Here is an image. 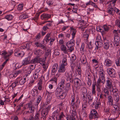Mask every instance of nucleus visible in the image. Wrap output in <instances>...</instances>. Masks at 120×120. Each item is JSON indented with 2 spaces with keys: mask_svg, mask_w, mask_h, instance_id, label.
<instances>
[{
  "mask_svg": "<svg viewBox=\"0 0 120 120\" xmlns=\"http://www.w3.org/2000/svg\"><path fill=\"white\" fill-rule=\"evenodd\" d=\"M13 18V15L11 14L8 15H6L5 18L8 20H11Z\"/></svg>",
  "mask_w": 120,
  "mask_h": 120,
  "instance_id": "38",
  "label": "nucleus"
},
{
  "mask_svg": "<svg viewBox=\"0 0 120 120\" xmlns=\"http://www.w3.org/2000/svg\"><path fill=\"white\" fill-rule=\"evenodd\" d=\"M101 78L100 77H99L97 81V83L98 84V86H99V84L101 83H104V82H105V81H104L103 80H102V79H101Z\"/></svg>",
  "mask_w": 120,
  "mask_h": 120,
  "instance_id": "48",
  "label": "nucleus"
},
{
  "mask_svg": "<svg viewBox=\"0 0 120 120\" xmlns=\"http://www.w3.org/2000/svg\"><path fill=\"white\" fill-rule=\"evenodd\" d=\"M67 56L66 55H65L64 56L63 58V60L61 65L65 66L67 65Z\"/></svg>",
  "mask_w": 120,
  "mask_h": 120,
  "instance_id": "20",
  "label": "nucleus"
},
{
  "mask_svg": "<svg viewBox=\"0 0 120 120\" xmlns=\"http://www.w3.org/2000/svg\"><path fill=\"white\" fill-rule=\"evenodd\" d=\"M41 114L42 116L43 117V120H45L46 119L47 117V115L48 114H46V113H45V112H44L43 111L42 112Z\"/></svg>",
  "mask_w": 120,
  "mask_h": 120,
  "instance_id": "51",
  "label": "nucleus"
},
{
  "mask_svg": "<svg viewBox=\"0 0 120 120\" xmlns=\"http://www.w3.org/2000/svg\"><path fill=\"white\" fill-rule=\"evenodd\" d=\"M51 51L50 50L48 49L47 51L45 54L44 58H43V61L44 62L46 60V58L49 56H51Z\"/></svg>",
  "mask_w": 120,
  "mask_h": 120,
  "instance_id": "17",
  "label": "nucleus"
},
{
  "mask_svg": "<svg viewBox=\"0 0 120 120\" xmlns=\"http://www.w3.org/2000/svg\"><path fill=\"white\" fill-rule=\"evenodd\" d=\"M30 44L29 43H26L24 44V46L25 47V49H29L30 47Z\"/></svg>",
  "mask_w": 120,
  "mask_h": 120,
  "instance_id": "62",
  "label": "nucleus"
},
{
  "mask_svg": "<svg viewBox=\"0 0 120 120\" xmlns=\"http://www.w3.org/2000/svg\"><path fill=\"white\" fill-rule=\"evenodd\" d=\"M108 96V102L109 105H112L113 103V100L112 96L109 95Z\"/></svg>",
  "mask_w": 120,
  "mask_h": 120,
  "instance_id": "21",
  "label": "nucleus"
},
{
  "mask_svg": "<svg viewBox=\"0 0 120 120\" xmlns=\"http://www.w3.org/2000/svg\"><path fill=\"white\" fill-rule=\"evenodd\" d=\"M81 63L83 65H85L87 62L86 56H83L81 59Z\"/></svg>",
  "mask_w": 120,
  "mask_h": 120,
  "instance_id": "31",
  "label": "nucleus"
},
{
  "mask_svg": "<svg viewBox=\"0 0 120 120\" xmlns=\"http://www.w3.org/2000/svg\"><path fill=\"white\" fill-rule=\"evenodd\" d=\"M50 36V33L47 34L45 37L44 39V41H45L46 42H49L51 39Z\"/></svg>",
  "mask_w": 120,
  "mask_h": 120,
  "instance_id": "34",
  "label": "nucleus"
},
{
  "mask_svg": "<svg viewBox=\"0 0 120 120\" xmlns=\"http://www.w3.org/2000/svg\"><path fill=\"white\" fill-rule=\"evenodd\" d=\"M60 111L57 110L55 111L52 113V116L55 117L56 119L57 118V116L59 115Z\"/></svg>",
  "mask_w": 120,
  "mask_h": 120,
  "instance_id": "35",
  "label": "nucleus"
},
{
  "mask_svg": "<svg viewBox=\"0 0 120 120\" xmlns=\"http://www.w3.org/2000/svg\"><path fill=\"white\" fill-rule=\"evenodd\" d=\"M104 48L106 50L108 49L109 47V43L106 40H105L104 43L103 45Z\"/></svg>",
  "mask_w": 120,
  "mask_h": 120,
  "instance_id": "26",
  "label": "nucleus"
},
{
  "mask_svg": "<svg viewBox=\"0 0 120 120\" xmlns=\"http://www.w3.org/2000/svg\"><path fill=\"white\" fill-rule=\"evenodd\" d=\"M66 68L65 66L61 65H59L58 70L59 72L61 73H64L66 71Z\"/></svg>",
  "mask_w": 120,
  "mask_h": 120,
  "instance_id": "16",
  "label": "nucleus"
},
{
  "mask_svg": "<svg viewBox=\"0 0 120 120\" xmlns=\"http://www.w3.org/2000/svg\"><path fill=\"white\" fill-rule=\"evenodd\" d=\"M90 33V30H85L83 34V37L85 38V40H87Z\"/></svg>",
  "mask_w": 120,
  "mask_h": 120,
  "instance_id": "29",
  "label": "nucleus"
},
{
  "mask_svg": "<svg viewBox=\"0 0 120 120\" xmlns=\"http://www.w3.org/2000/svg\"><path fill=\"white\" fill-rule=\"evenodd\" d=\"M81 92L82 94H86L87 93V89L85 87H83L82 88Z\"/></svg>",
  "mask_w": 120,
  "mask_h": 120,
  "instance_id": "56",
  "label": "nucleus"
},
{
  "mask_svg": "<svg viewBox=\"0 0 120 120\" xmlns=\"http://www.w3.org/2000/svg\"><path fill=\"white\" fill-rule=\"evenodd\" d=\"M49 92L47 90H46V95L47 96V98L51 97L50 96L51 94L53 93V92Z\"/></svg>",
  "mask_w": 120,
  "mask_h": 120,
  "instance_id": "52",
  "label": "nucleus"
},
{
  "mask_svg": "<svg viewBox=\"0 0 120 120\" xmlns=\"http://www.w3.org/2000/svg\"><path fill=\"white\" fill-rule=\"evenodd\" d=\"M41 17L42 20L48 19L51 18V15L49 14H43L41 15Z\"/></svg>",
  "mask_w": 120,
  "mask_h": 120,
  "instance_id": "19",
  "label": "nucleus"
},
{
  "mask_svg": "<svg viewBox=\"0 0 120 120\" xmlns=\"http://www.w3.org/2000/svg\"><path fill=\"white\" fill-rule=\"evenodd\" d=\"M23 7V4H19L18 6L17 9L19 10H21L22 9Z\"/></svg>",
  "mask_w": 120,
  "mask_h": 120,
  "instance_id": "59",
  "label": "nucleus"
},
{
  "mask_svg": "<svg viewBox=\"0 0 120 120\" xmlns=\"http://www.w3.org/2000/svg\"><path fill=\"white\" fill-rule=\"evenodd\" d=\"M98 117V113H91L89 115V118L90 119L97 118Z\"/></svg>",
  "mask_w": 120,
  "mask_h": 120,
  "instance_id": "28",
  "label": "nucleus"
},
{
  "mask_svg": "<svg viewBox=\"0 0 120 120\" xmlns=\"http://www.w3.org/2000/svg\"><path fill=\"white\" fill-rule=\"evenodd\" d=\"M35 45H36L37 47H41V49H43L45 50H46V47L43 45V44L41 43L37 42L35 43Z\"/></svg>",
  "mask_w": 120,
  "mask_h": 120,
  "instance_id": "24",
  "label": "nucleus"
},
{
  "mask_svg": "<svg viewBox=\"0 0 120 120\" xmlns=\"http://www.w3.org/2000/svg\"><path fill=\"white\" fill-rule=\"evenodd\" d=\"M62 91L61 88H59V87H57L55 91V95L57 96H58Z\"/></svg>",
  "mask_w": 120,
  "mask_h": 120,
  "instance_id": "25",
  "label": "nucleus"
},
{
  "mask_svg": "<svg viewBox=\"0 0 120 120\" xmlns=\"http://www.w3.org/2000/svg\"><path fill=\"white\" fill-rule=\"evenodd\" d=\"M65 75L66 77V81L67 82L72 83L73 82V79L72 74H70L68 72H66L65 73Z\"/></svg>",
  "mask_w": 120,
  "mask_h": 120,
  "instance_id": "4",
  "label": "nucleus"
},
{
  "mask_svg": "<svg viewBox=\"0 0 120 120\" xmlns=\"http://www.w3.org/2000/svg\"><path fill=\"white\" fill-rule=\"evenodd\" d=\"M43 58H39V57L37 56L34 58V59H32L30 61V62L32 64L36 63H40L41 62H44L43 61Z\"/></svg>",
  "mask_w": 120,
  "mask_h": 120,
  "instance_id": "6",
  "label": "nucleus"
},
{
  "mask_svg": "<svg viewBox=\"0 0 120 120\" xmlns=\"http://www.w3.org/2000/svg\"><path fill=\"white\" fill-rule=\"evenodd\" d=\"M107 71L109 76L111 78H115L116 76V73L115 70L112 68H108Z\"/></svg>",
  "mask_w": 120,
  "mask_h": 120,
  "instance_id": "1",
  "label": "nucleus"
},
{
  "mask_svg": "<svg viewBox=\"0 0 120 120\" xmlns=\"http://www.w3.org/2000/svg\"><path fill=\"white\" fill-rule=\"evenodd\" d=\"M40 112L39 111H37L35 115V118L39 119L40 118Z\"/></svg>",
  "mask_w": 120,
  "mask_h": 120,
  "instance_id": "55",
  "label": "nucleus"
},
{
  "mask_svg": "<svg viewBox=\"0 0 120 120\" xmlns=\"http://www.w3.org/2000/svg\"><path fill=\"white\" fill-rule=\"evenodd\" d=\"M24 110H30V113H33L34 112L35 108L32 104L28 103L25 105L23 107Z\"/></svg>",
  "mask_w": 120,
  "mask_h": 120,
  "instance_id": "2",
  "label": "nucleus"
},
{
  "mask_svg": "<svg viewBox=\"0 0 120 120\" xmlns=\"http://www.w3.org/2000/svg\"><path fill=\"white\" fill-rule=\"evenodd\" d=\"M95 44L96 47L95 48V50H97L99 48L101 47L103 45V42H95Z\"/></svg>",
  "mask_w": 120,
  "mask_h": 120,
  "instance_id": "22",
  "label": "nucleus"
},
{
  "mask_svg": "<svg viewBox=\"0 0 120 120\" xmlns=\"http://www.w3.org/2000/svg\"><path fill=\"white\" fill-rule=\"evenodd\" d=\"M85 43L87 45L88 48L90 49H92L93 48L92 42L91 41L89 42L88 40H87L85 41Z\"/></svg>",
  "mask_w": 120,
  "mask_h": 120,
  "instance_id": "33",
  "label": "nucleus"
},
{
  "mask_svg": "<svg viewBox=\"0 0 120 120\" xmlns=\"http://www.w3.org/2000/svg\"><path fill=\"white\" fill-rule=\"evenodd\" d=\"M87 98L88 99V103L89 104H90L93 101V98L90 95H88Z\"/></svg>",
  "mask_w": 120,
  "mask_h": 120,
  "instance_id": "37",
  "label": "nucleus"
},
{
  "mask_svg": "<svg viewBox=\"0 0 120 120\" xmlns=\"http://www.w3.org/2000/svg\"><path fill=\"white\" fill-rule=\"evenodd\" d=\"M86 94H82L81 95L82 100L84 101H87V98L86 97Z\"/></svg>",
  "mask_w": 120,
  "mask_h": 120,
  "instance_id": "46",
  "label": "nucleus"
},
{
  "mask_svg": "<svg viewBox=\"0 0 120 120\" xmlns=\"http://www.w3.org/2000/svg\"><path fill=\"white\" fill-rule=\"evenodd\" d=\"M80 102V100L79 98H78L75 102V101H71V106L72 107L73 109H75V106L76 109H78L79 107Z\"/></svg>",
  "mask_w": 120,
  "mask_h": 120,
  "instance_id": "5",
  "label": "nucleus"
},
{
  "mask_svg": "<svg viewBox=\"0 0 120 120\" xmlns=\"http://www.w3.org/2000/svg\"><path fill=\"white\" fill-rule=\"evenodd\" d=\"M76 59V57L74 54L72 55L71 57V60L72 62L74 61Z\"/></svg>",
  "mask_w": 120,
  "mask_h": 120,
  "instance_id": "61",
  "label": "nucleus"
},
{
  "mask_svg": "<svg viewBox=\"0 0 120 120\" xmlns=\"http://www.w3.org/2000/svg\"><path fill=\"white\" fill-rule=\"evenodd\" d=\"M104 71L102 70L99 71V75L102 80L105 81V74H104Z\"/></svg>",
  "mask_w": 120,
  "mask_h": 120,
  "instance_id": "32",
  "label": "nucleus"
},
{
  "mask_svg": "<svg viewBox=\"0 0 120 120\" xmlns=\"http://www.w3.org/2000/svg\"><path fill=\"white\" fill-rule=\"evenodd\" d=\"M96 85L93 84L92 85V93L93 94H96Z\"/></svg>",
  "mask_w": 120,
  "mask_h": 120,
  "instance_id": "41",
  "label": "nucleus"
},
{
  "mask_svg": "<svg viewBox=\"0 0 120 120\" xmlns=\"http://www.w3.org/2000/svg\"><path fill=\"white\" fill-rule=\"evenodd\" d=\"M31 93L32 96L33 97L36 96L38 95L39 92L37 90V86H35L34 87L32 90Z\"/></svg>",
  "mask_w": 120,
  "mask_h": 120,
  "instance_id": "11",
  "label": "nucleus"
},
{
  "mask_svg": "<svg viewBox=\"0 0 120 120\" xmlns=\"http://www.w3.org/2000/svg\"><path fill=\"white\" fill-rule=\"evenodd\" d=\"M87 79V84L88 86H91L92 84V81L90 79L89 77H88Z\"/></svg>",
  "mask_w": 120,
  "mask_h": 120,
  "instance_id": "58",
  "label": "nucleus"
},
{
  "mask_svg": "<svg viewBox=\"0 0 120 120\" xmlns=\"http://www.w3.org/2000/svg\"><path fill=\"white\" fill-rule=\"evenodd\" d=\"M112 109H114V110L113 109L112 110V112H118L120 111H119V108L118 105H112Z\"/></svg>",
  "mask_w": 120,
  "mask_h": 120,
  "instance_id": "27",
  "label": "nucleus"
},
{
  "mask_svg": "<svg viewBox=\"0 0 120 120\" xmlns=\"http://www.w3.org/2000/svg\"><path fill=\"white\" fill-rule=\"evenodd\" d=\"M113 97L114 100L116 103L118 102L120 99V97L119 94L113 96Z\"/></svg>",
  "mask_w": 120,
  "mask_h": 120,
  "instance_id": "43",
  "label": "nucleus"
},
{
  "mask_svg": "<svg viewBox=\"0 0 120 120\" xmlns=\"http://www.w3.org/2000/svg\"><path fill=\"white\" fill-rule=\"evenodd\" d=\"M24 103L23 102H22L20 103L17 106V107L18 108L17 109V110H19L21 109V107L23 106V104Z\"/></svg>",
  "mask_w": 120,
  "mask_h": 120,
  "instance_id": "57",
  "label": "nucleus"
},
{
  "mask_svg": "<svg viewBox=\"0 0 120 120\" xmlns=\"http://www.w3.org/2000/svg\"><path fill=\"white\" fill-rule=\"evenodd\" d=\"M81 81L78 78H75L74 79V82L76 88L79 87L80 85Z\"/></svg>",
  "mask_w": 120,
  "mask_h": 120,
  "instance_id": "12",
  "label": "nucleus"
},
{
  "mask_svg": "<svg viewBox=\"0 0 120 120\" xmlns=\"http://www.w3.org/2000/svg\"><path fill=\"white\" fill-rule=\"evenodd\" d=\"M51 107V106L50 105H49L46 108L44 109L43 110V111L46 114H48L49 112L50 109Z\"/></svg>",
  "mask_w": 120,
  "mask_h": 120,
  "instance_id": "39",
  "label": "nucleus"
},
{
  "mask_svg": "<svg viewBox=\"0 0 120 120\" xmlns=\"http://www.w3.org/2000/svg\"><path fill=\"white\" fill-rule=\"evenodd\" d=\"M42 70L41 68H38L36 69L35 71V73L38 74L41 73Z\"/></svg>",
  "mask_w": 120,
  "mask_h": 120,
  "instance_id": "50",
  "label": "nucleus"
},
{
  "mask_svg": "<svg viewBox=\"0 0 120 120\" xmlns=\"http://www.w3.org/2000/svg\"><path fill=\"white\" fill-rule=\"evenodd\" d=\"M60 49L64 53L66 54L68 53V51L66 49V47L65 45H61L60 46Z\"/></svg>",
  "mask_w": 120,
  "mask_h": 120,
  "instance_id": "30",
  "label": "nucleus"
},
{
  "mask_svg": "<svg viewBox=\"0 0 120 120\" xmlns=\"http://www.w3.org/2000/svg\"><path fill=\"white\" fill-rule=\"evenodd\" d=\"M113 93V96L119 94L118 90L116 88L113 89L112 90Z\"/></svg>",
  "mask_w": 120,
  "mask_h": 120,
  "instance_id": "40",
  "label": "nucleus"
},
{
  "mask_svg": "<svg viewBox=\"0 0 120 120\" xmlns=\"http://www.w3.org/2000/svg\"><path fill=\"white\" fill-rule=\"evenodd\" d=\"M57 78L55 76H54L49 81H53L55 83H57Z\"/></svg>",
  "mask_w": 120,
  "mask_h": 120,
  "instance_id": "47",
  "label": "nucleus"
},
{
  "mask_svg": "<svg viewBox=\"0 0 120 120\" xmlns=\"http://www.w3.org/2000/svg\"><path fill=\"white\" fill-rule=\"evenodd\" d=\"M116 63L117 66H120V60L119 58L116 60Z\"/></svg>",
  "mask_w": 120,
  "mask_h": 120,
  "instance_id": "64",
  "label": "nucleus"
},
{
  "mask_svg": "<svg viewBox=\"0 0 120 120\" xmlns=\"http://www.w3.org/2000/svg\"><path fill=\"white\" fill-rule=\"evenodd\" d=\"M101 102H98L96 103L95 106V108L96 109H98L100 108L101 105Z\"/></svg>",
  "mask_w": 120,
  "mask_h": 120,
  "instance_id": "53",
  "label": "nucleus"
},
{
  "mask_svg": "<svg viewBox=\"0 0 120 120\" xmlns=\"http://www.w3.org/2000/svg\"><path fill=\"white\" fill-rule=\"evenodd\" d=\"M111 26L110 25H104L103 27L104 30H108L110 29Z\"/></svg>",
  "mask_w": 120,
  "mask_h": 120,
  "instance_id": "49",
  "label": "nucleus"
},
{
  "mask_svg": "<svg viewBox=\"0 0 120 120\" xmlns=\"http://www.w3.org/2000/svg\"><path fill=\"white\" fill-rule=\"evenodd\" d=\"M107 12L110 14L113 15L114 13V9L112 8H108L107 9Z\"/></svg>",
  "mask_w": 120,
  "mask_h": 120,
  "instance_id": "36",
  "label": "nucleus"
},
{
  "mask_svg": "<svg viewBox=\"0 0 120 120\" xmlns=\"http://www.w3.org/2000/svg\"><path fill=\"white\" fill-rule=\"evenodd\" d=\"M116 24L118 26L120 27V20L117 19L116 21Z\"/></svg>",
  "mask_w": 120,
  "mask_h": 120,
  "instance_id": "63",
  "label": "nucleus"
},
{
  "mask_svg": "<svg viewBox=\"0 0 120 120\" xmlns=\"http://www.w3.org/2000/svg\"><path fill=\"white\" fill-rule=\"evenodd\" d=\"M31 59V58L29 56H28L26 58H25L24 60L22 62V65L25 66L30 64V60Z\"/></svg>",
  "mask_w": 120,
  "mask_h": 120,
  "instance_id": "9",
  "label": "nucleus"
},
{
  "mask_svg": "<svg viewBox=\"0 0 120 120\" xmlns=\"http://www.w3.org/2000/svg\"><path fill=\"white\" fill-rule=\"evenodd\" d=\"M14 54L15 56L22 58L24 56L25 53L24 52L21 51L20 52H15Z\"/></svg>",
  "mask_w": 120,
  "mask_h": 120,
  "instance_id": "14",
  "label": "nucleus"
},
{
  "mask_svg": "<svg viewBox=\"0 0 120 120\" xmlns=\"http://www.w3.org/2000/svg\"><path fill=\"white\" fill-rule=\"evenodd\" d=\"M73 110L71 111L72 112L71 113V115L69 117V120H75V116L76 115L77 112L76 110L75 109H73Z\"/></svg>",
  "mask_w": 120,
  "mask_h": 120,
  "instance_id": "8",
  "label": "nucleus"
},
{
  "mask_svg": "<svg viewBox=\"0 0 120 120\" xmlns=\"http://www.w3.org/2000/svg\"><path fill=\"white\" fill-rule=\"evenodd\" d=\"M67 94V91L65 90L64 92L63 91L58 96L61 99H63L65 98Z\"/></svg>",
  "mask_w": 120,
  "mask_h": 120,
  "instance_id": "18",
  "label": "nucleus"
},
{
  "mask_svg": "<svg viewBox=\"0 0 120 120\" xmlns=\"http://www.w3.org/2000/svg\"><path fill=\"white\" fill-rule=\"evenodd\" d=\"M41 99L42 97L40 95L38 96V98L37 99V101L35 104V105L37 106L40 102Z\"/></svg>",
  "mask_w": 120,
  "mask_h": 120,
  "instance_id": "45",
  "label": "nucleus"
},
{
  "mask_svg": "<svg viewBox=\"0 0 120 120\" xmlns=\"http://www.w3.org/2000/svg\"><path fill=\"white\" fill-rule=\"evenodd\" d=\"M112 82V81L111 79H108L106 81V87L108 88L109 90H111L113 88Z\"/></svg>",
  "mask_w": 120,
  "mask_h": 120,
  "instance_id": "13",
  "label": "nucleus"
},
{
  "mask_svg": "<svg viewBox=\"0 0 120 120\" xmlns=\"http://www.w3.org/2000/svg\"><path fill=\"white\" fill-rule=\"evenodd\" d=\"M28 16L26 14H24L21 15L19 17V19L20 20L23 19H25L28 18Z\"/></svg>",
  "mask_w": 120,
  "mask_h": 120,
  "instance_id": "42",
  "label": "nucleus"
},
{
  "mask_svg": "<svg viewBox=\"0 0 120 120\" xmlns=\"http://www.w3.org/2000/svg\"><path fill=\"white\" fill-rule=\"evenodd\" d=\"M58 68V65L57 64H55L53 65L51 71V75H55L57 72Z\"/></svg>",
  "mask_w": 120,
  "mask_h": 120,
  "instance_id": "7",
  "label": "nucleus"
},
{
  "mask_svg": "<svg viewBox=\"0 0 120 120\" xmlns=\"http://www.w3.org/2000/svg\"><path fill=\"white\" fill-rule=\"evenodd\" d=\"M70 82H68L67 83L65 84V89H66V91H68L69 90L71 87V84Z\"/></svg>",
  "mask_w": 120,
  "mask_h": 120,
  "instance_id": "44",
  "label": "nucleus"
},
{
  "mask_svg": "<svg viewBox=\"0 0 120 120\" xmlns=\"http://www.w3.org/2000/svg\"><path fill=\"white\" fill-rule=\"evenodd\" d=\"M75 41L73 39H71L67 42L66 45L68 48V50L70 52L74 50V48L73 47L74 45Z\"/></svg>",
  "mask_w": 120,
  "mask_h": 120,
  "instance_id": "3",
  "label": "nucleus"
},
{
  "mask_svg": "<svg viewBox=\"0 0 120 120\" xmlns=\"http://www.w3.org/2000/svg\"><path fill=\"white\" fill-rule=\"evenodd\" d=\"M35 65H34L33 64L30 65L29 66L30 69L29 70H31V71H32V70H33L35 68Z\"/></svg>",
  "mask_w": 120,
  "mask_h": 120,
  "instance_id": "60",
  "label": "nucleus"
},
{
  "mask_svg": "<svg viewBox=\"0 0 120 120\" xmlns=\"http://www.w3.org/2000/svg\"><path fill=\"white\" fill-rule=\"evenodd\" d=\"M34 53L39 56H41L43 53L42 50L40 49H37L35 50L34 52Z\"/></svg>",
  "mask_w": 120,
  "mask_h": 120,
  "instance_id": "23",
  "label": "nucleus"
},
{
  "mask_svg": "<svg viewBox=\"0 0 120 120\" xmlns=\"http://www.w3.org/2000/svg\"><path fill=\"white\" fill-rule=\"evenodd\" d=\"M105 64L106 66L109 67L112 66L113 62L109 59H107L105 60Z\"/></svg>",
  "mask_w": 120,
  "mask_h": 120,
  "instance_id": "15",
  "label": "nucleus"
},
{
  "mask_svg": "<svg viewBox=\"0 0 120 120\" xmlns=\"http://www.w3.org/2000/svg\"><path fill=\"white\" fill-rule=\"evenodd\" d=\"M96 42H102L101 37L99 35H98L96 38Z\"/></svg>",
  "mask_w": 120,
  "mask_h": 120,
  "instance_id": "54",
  "label": "nucleus"
},
{
  "mask_svg": "<svg viewBox=\"0 0 120 120\" xmlns=\"http://www.w3.org/2000/svg\"><path fill=\"white\" fill-rule=\"evenodd\" d=\"M107 88H104L102 90L101 93L104 94V96L105 98H106L107 96L109 95V91Z\"/></svg>",
  "mask_w": 120,
  "mask_h": 120,
  "instance_id": "10",
  "label": "nucleus"
}]
</instances>
